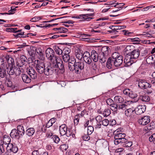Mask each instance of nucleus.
Masks as SVG:
<instances>
[{
    "mask_svg": "<svg viewBox=\"0 0 155 155\" xmlns=\"http://www.w3.org/2000/svg\"><path fill=\"white\" fill-rule=\"evenodd\" d=\"M114 101L111 99H108L106 101V103L107 105L111 106L113 104Z\"/></svg>",
    "mask_w": 155,
    "mask_h": 155,
    "instance_id": "57",
    "label": "nucleus"
},
{
    "mask_svg": "<svg viewBox=\"0 0 155 155\" xmlns=\"http://www.w3.org/2000/svg\"><path fill=\"white\" fill-rule=\"evenodd\" d=\"M147 63L151 64L155 63V54L150 55L147 58L146 60Z\"/></svg>",
    "mask_w": 155,
    "mask_h": 155,
    "instance_id": "19",
    "label": "nucleus"
},
{
    "mask_svg": "<svg viewBox=\"0 0 155 155\" xmlns=\"http://www.w3.org/2000/svg\"><path fill=\"white\" fill-rule=\"evenodd\" d=\"M5 58L7 61L8 64L11 65L12 66L13 64H14V59L8 55L5 56Z\"/></svg>",
    "mask_w": 155,
    "mask_h": 155,
    "instance_id": "22",
    "label": "nucleus"
},
{
    "mask_svg": "<svg viewBox=\"0 0 155 155\" xmlns=\"http://www.w3.org/2000/svg\"><path fill=\"white\" fill-rule=\"evenodd\" d=\"M6 150L9 152H12L14 153H16L18 150L17 147L15 144L11 143L8 144L6 147Z\"/></svg>",
    "mask_w": 155,
    "mask_h": 155,
    "instance_id": "8",
    "label": "nucleus"
},
{
    "mask_svg": "<svg viewBox=\"0 0 155 155\" xmlns=\"http://www.w3.org/2000/svg\"><path fill=\"white\" fill-rule=\"evenodd\" d=\"M91 57V56L90 53L87 51H85L83 54V60L86 63L88 64H91L92 62V60Z\"/></svg>",
    "mask_w": 155,
    "mask_h": 155,
    "instance_id": "11",
    "label": "nucleus"
},
{
    "mask_svg": "<svg viewBox=\"0 0 155 155\" xmlns=\"http://www.w3.org/2000/svg\"><path fill=\"white\" fill-rule=\"evenodd\" d=\"M27 71L31 78L32 79H35L37 78V73L33 68L29 67L28 68Z\"/></svg>",
    "mask_w": 155,
    "mask_h": 155,
    "instance_id": "9",
    "label": "nucleus"
},
{
    "mask_svg": "<svg viewBox=\"0 0 155 155\" xmlns=\"http://www.w3.org/2000/svg\"><path fill=\"white\" fill-rule=\"evenodd\" d=\"M125 114L128 117H132L135 114L134 108L132 107L127 109L125 112Z\"/></svg>",
    "mask_w": 155,
    "mask_h": 155,
    "instance_id": "14",
    "label": "nucleus"
},
{
    "mask_svg": "<svg viewBox=\"0 0 155 155\" xmlns=\"http://www.w3.org/2000/svg\"><path fill=\"white\" fill-rule=\"evenodd\" d=\"M91 60L94 62H97L98 60V55L95 50H93L91 52Z\"/></svg>",
    "mask_w": 155,
    "mask_h": 155,
    "instance_id": "17",
    "label": "nucleus"
},
{
    "mask_svg": "<svg viewBox=\"0 0 155 155\" xmlns=\"http://www.w3.org/2000/svg\"><path fill=\"white\" fill-rule=\"evenodd\" d=\"M21 77L23 81L25 83H29L31 82V79L27 74H22Z\"/></svg>",
    "mask_w": 155,
    "mask_h": 155,
    "instance_id": "21",
    "label": "nucleus"
},
{
    "mask_svg": "<svg viewBox=\"0 0 155 155\" xmlns=\"http://www.w3.org/2000/svg\"><path fill=\"white\" fill-rule=\"evenodd\" d=\"M150 121V117L148 116H146L141 118L138 121L139 124L143 125H146Z\"/></svg>",
    "mask_w": 155,
    "mask_h": 155,
    "instance_id": "10",
    "label": "nucleus"
},
{
    "mask_svg": "<svg viewBox=\"0 0 155 155\" xmlns=\"http://www.w3.org/2000/svg\"><path fill=\"white\" fill-rule=\"evenodd\" d=\"M68 146L66 144H64L60 146V148L61 150L62 151H64L66 150L68 148Z\"/></svg>",
    "mask_w": 155,
    "mask_h": 155,
    "instance_id": "48",
    "label": "nucleus"
},
{
    "mask_svg": "<svg viewBox=\"0 0 155 155\" xmlns=\"http://www.w3.org/2000/svg\"><path fill=\"white\" fill-rule=\"evenodd\" d=\"M15 67L12 66H9L7 67H6V70L7 73L9 75H12L14 74L15 73Z\"/></svg>",
    "mask_w": 155,
    "mask_h": 155,
    "instance_id": "23",
    "label": "nucleus"
},
{
    "mask_svg": "<svg viewBox=\"0 0 155 155\" xmlns=\"http://www.w3.org/2000/svg\"><path fill=\"white\" fill-rule=\"evenodd\" d=\"M70 59V58L69 55H64L63 56V59L65 62H68Z\"/></svg>",
    "mask_w": 155,
    "mask_h": 155,
    "instance_id": "46",
    "label": "nucleus"
},
{
    "mask_svg": "<svg viewBox=\"0 0 155 155\" xmlns=\"http://www.w3.org/2000/svg\"><path fill=\"white\" fill-rule=\"evenodd\" d=\"M140 54V49H136L134 50L131 53V54L126 58L124 59V62L128 63L130 61H133L134 59H137L139 56Z\"/></svg>",
    "mask_w": 155,
    "mask_h": 155,
    "instance_id": "3",
    "label": "nucleus"
},
{
    "mask_svg": "<svg viewBox=\"0 0 155 155\" xmlns=\"http://www.w3.org/2000/svg\"><path fill=\"white\" fill-rule=\"evenodd\" d=\"M75 66V72L78 74L81 72V70L83 69L84 68V64L83 62L78 61L74 63Z\"/></svg>",
    "mask_w": 155,
    "mask_h": 155,
    "instance_id": "7",
    "label": "nucleus"
},
{
    "mask_svg": "<svg viewBox=\"0 0 155 155\" xmlns=\"http://www.w3.org/2000/svg\"><path fill=\"white\" fill-rule=\"evenodd\" d=\"M14 71V74L16 76L19 75L21 73V70L19 68H15Z\"/></svg>",
    "mask_w": 155,
    "mask_h": 155,
    "instance_id": "52",
    "label": "nucleus"
},
{
    "mask_svg": "<svg viewBox=\"0 0 155 155\" xmlns=\"http://www.w3.org/2000/svg\"><path fill=\"white\" fill-rule=\"evenodd\" d=\"M145 110V107L144 106L140 105L134 109L135 113L137 115H140L143 113Z\"/></svg>",
    "mask_w": 155,
    "mask_h": 155,
    "instance_id": "15",
    "label": "nucleus"
},
{
    "mask_svg": "<svg viewBox=\"0 0 155 155\" xmlns=\"http://www.w3.org/2000/svg\"><path fill=\"white\" fill-rule=\"evenodd\" d=\"M110 109L114 111H116L118 110V109L117 108V104L116 105H115V104L112 105L111 106Z\"/></svg>",
    "mask_w": 155,
    "mask_h": 155,
    "instance_id": "60",
    "label": "nucleus"
},
{
    "mask_svg": "<svg viewBox=\"0 0 155 155\" xmlns=\"http://www.w3.org/2000/svg\"><path fill=\"white\" fill-rule=\"evenodd\" d=\"M34 65L36 70L39 73L42 74L44 73L45 66L43 62L38 60H35L34 62Z\"/></svg>",
    "mask_w": 155,
    "mask_h": 155,
    "instance_id": "4",
    "label": "nucleus"
},
{
    "mask_svg": "<svg viewBox=\"0 0 155 155\" xmlns=\"http://www.w3.org/2000/svg\"><path fill=\"white\" fill-rule=\"evenodd\" d=\"M46 57L50 61V62L52 63L54 66V62L60 64V63H63V61L58 57L57 56L54 55V50L51 48H47L45 51Z\"/></svg>",
    "mask_w": 155,
    "mask_h": 155,
    "instance_id": "1",
    "label": "nucleus"
},
{
    "mask_svg": "<svg viewBox=\"0 0 155 155\" xmlns=\"http://www.w3.org/2000/svg\"><path fill=\"white\" fill-rule=\"evenodd\" d=\"M83 140L85 141H88L90 139V137L88 135H84L82 137Z\"/></svg>",
    "mask_w": 155,
    "mask_h": 155,
    "instance_id": "62",
    "label": "nucleus"
},
{
    "mask_svg": "<svg viewBox=\"0 0 155 155\" xmlns=\"http://www.w3.org/2000/svg\"><path fill=\"white\" fill-rule=\"evenodd\" d=\"M119 129H118L114 131V135H115L114 139H121V140H122V139H126L124 138L126 136L125 134L124 133L122 134L121 133H119Z\"/></svg>",
    "mask_w": 155,
    "mask_h": 155,
    "instance_id": "13",
    "label": "nucleus"
},
{
    "mask_svg": "<svg viewBox=\"0 0 155 155\" xmlns=\"http://www.w3.org/2000/svg\"><path fill=\"white\" fill-rule=\"evenodd\" d=\"M126 26L124 25L123 26H115V28H114L115 30H120L121 29L125 28Z\"/></svg>",
    "mask_w": 155,
    "mask_h": 155,
    "instance_id": "58",
    "label": "nucleus"
},
{
    "mask_svg": "<svg viewBox=\"0 0 155 155\" xmlns=\"http://www.w3.org/2000/svg\"><path fill=\"white\" fill-rule=\"evenodd\" d=\"M149 140L150 142H153L155 144V134H153L150 137Z\"/></svg>",
    "mask_w": 155,
    "mask_h": 155,
    "instance_id": "53",
    "label": "nucleus"
},
{
    "mask_svg": "<svg viewBox=\"0 0 155 155\" xmlns=\"http://www.w3.org/2000/svg\"><path fill=\"white\" fill-rule=\"evenodd\" d=\"M138 85L141 89H146L148 87L150 88L151 86V84L143 80L139 81L138 84Z\"/></svg>",
    "mask_w": 155,
    "mask_h": 155,
    "instance_id": "12",
    "label": "nucleus"
},
{
    "mask_svg": "<svg viewBox=\"0 0 155 155\" xmlns=\"http://www.w3.org/2000/svg\"><path fill=\"white\" fill-rule=\"evenodd\" d=\"M10 135L12 138H13L17 137L19 135L18 132H17V130L15 129H14L12 130Z\"/></svg>",
    "mask_w": 155,
    "mask_h": 155,
    "instance_id": "28",
    "label": "nucleus"
},
{
    "mask_svg": "<svg viewBox=\"0 0 155 155\" xmlns=\"http://www.w3.org/2000/svg\"><path fill=\"white\" fill-rule=\"evenodd\" d=\"M75 59L73 58V60H71V61H73V62H69L68 63V68L69 70L71 71H73L74 70L75 71V66L74 63H75Z\"/></svg>",
    "mask_w": 155,
    "mask_h": 155,
    "instance_id": "24",
    "label": "nucleus"
},
{
    "mask_svg": "<svg viewBox=\"0 0 155 155\" xmlns=\"http://www.w3.org/2000/svg\"><path fill=\"white\" fill-rule=\"evenodd\" d=\"M109 48L107 46L103 47L101 49L102 53L104 55H108Z\"/></svg>",
    "mask_w": 155,
    "mask_h": 155,
    "instance_id": "29",
    "label": "nucleus"
},
{
    "mask_svg": "<svg viewBox=\"0 0 155 155\" xmlns=\"http://www.w3.org/2000/svg\"><path fill=\"white\" fill-rule=\"evenodd\" d=\"M41 19V18L40 16H35L31 19L30 21L32 22H35L39 21Z\"/></svg>",
    "mask_w": 155,
    "mask_h": 155,
    "instance_id": "47",
    "label": "nucleus"
},
{
    "mask_svg": "<svg viewBox=\"0 0 155 155\" xmlns=\"http://www.w3.org/2000/svg\"><path fill=\"white\" fill-rule=\"evenodd\" d=\"M66 132L65 135L68 137H72L73 138H74L75 137V134H72L71 130L70 129H68Z\"/></svg>",
    "mask_w": 155,
    "mask_h": 155,
    "instance_id": "37",
    "label": "nucleus"
},
{
    "mask_svg": "<svg viewBox=\"0 0 155 155\" xmlns=\"http://www.w3.org/2000/svg\"><path fill=\"white\" fill-rule=\"evenodd\" d=\"M11 139L8 136L4 135L3 138V141L5 144H8L11 143Z\"/></svg>",
    "mask_w": 155,
    "mask_h": 155,
    "instance_id": "26",
    "label": "nucleus"
},
{
    "mask_svg": "<svg viewBox=\"0 0 155 155\" xmlns=\"http://www.w3.org/2000/svg\"><path fill=\"white\" fill-rule=\"evenodd\" d=\"M70 52V50L68 48H66L64 49V55H69Z\"/></svg>",
    "mask_w": 155,
    "mask_h": 155,
    "instance_id": "63",
    "label": "nucleus"
},
{
    "mask_svg": "<svg viewBox=\"0 0 155 155\" xmlns=\"http://www.w3.org/2000/svg\"><path fill=\"white\" fill-rule=\"evenodd\" d=\"M109 124V121L107 119H105L102 121V124L104 126H107Z\"/></svg>",
    "mask_w": 155,
    "mask_h": 155,
    "instance_id": "54",
    "label": "nucleus"
},
{
    "mask_svg": "<svg viewBox=\"0 0 155 155\" xmlns=\"http://www.w3.org/2000/svg\"><path fill=\"white\" fill-rule=\"evenodd\" d=\"M124 143H125V146L126 147H130L132 146L133 144L132 142L131 141H129L126 139V141Z\"/></svg>",
    "mask_w": 155,
    "mask_h": 155,
    "instance_id": "51",
    "label": "nucleus"
},
{
    "mask_svg": "<svg viewBox=\"0 0 155 155\" xmlns=\"http://www.w3.org/2000/svg\"><path fill=\"white\" fill-rule=\"evenodd\" d=\"M116 4L112 6L115 7L116 8L119 9H121L123 8V6L124 5L123 3H120L118 4V3H116Z\"/></svg>",
    "mask_w": 155,
    "mask_h": 155,
    "instance_id": "50",
    "label": "nucleus"
},
{
    "mask_svg": "<svg viewBox=\"0 0 155 155\" xmlns=\"http://www.w3.org/2000/svg\"><path fill=\"white\" fill-rule=\"evenodd\" d=\"M68 128L67 125L65 124H63L60 126L59 131L61 135L63 136L65 134L66 131H67Z\"/></svg>",
    "mask_w": 155,
    "mask_h": 155,
    "instance_id": "16",
    "label": "nucleus"
},
{
    "mask_svg": "<svg viewBox=\"0 0 155 155\" xmlns=\"http://www.w3.org/2000/svg\"><path fill=\"white\" fill-rule=\"evenodd\" d=\"M110 113V109L108 108L105 109L103 112L104 116L105 117L108 116Z\"/></svg>",
    "mask_w": 155,
    "mask_h": 155,
    "instance_id": "39",
    "label": "nucleus"
},
{
    "mask_svg": "<svg viewBox=\"0 0 155 155\" xmlns=\"http://www.w3.org/2000/svg\"><path fill=\"white\" fill-rule=\"evenodd\" d=\"M108 55H104V54H101L99 58V61L101 63H104L107 58Z\"/></svg>",
    "mask_w": 155,
    "mask_h": 155,
    "instance_id": "33",
    "label": "nucleus"
},
{
    "mask_svg": "<svg viewBox=\"0 0 155 155\" xmlns=\"http://www.w3.org/2000/svg\"><path fill=\"white\" fill-rule=\"evenodd\" d=\"M130 91V90L129 89H125L123 90V92L124 94L129 96Z\"/></svg>",
    "mask_w": 155,
    "mask_h": 155,
    "instance_id": "56",
    "label": "nucleus"
},
{
    "mask_svg": "<svg viewBox=\"0 0 155 155\" xmlns=\"http://www.w3.org/2000/svg\"><path fill=\"white\" fill-rule=\"evenodd\" d=\"M94 130V127L91 126H89L88 127L87 134L88 135L91 134L93 132Z\"/></svg>",
    "mask_w": 155,
    "mask_h": 155,
    "instance_id": "45",
    "label": "nucleus"
},
{
    "mask_svg": "<svg viewBox=\"0 0 155 155\" xmlns=\"http://www.w3.org/2000/svg\"><path fill=\"white\" fill-rule=\"evenodd\" d=\"M75 54L76 58L78 60H81L83 57V54L80 49H78L75 51Z\"/></svg>",
    "mask_w": 155,
    "mask_h": 155,
    "instance_id": "20",
    "label": "nucleus"
},
{
    "mask_svg": "<svg viewBox=\"0 0 155 155\" xmlns=\"http://www.w3.org/2000/svg\"><path fill=\"white\" fill-rule=\"evenodd\" d=\"M51 139L54 142L56 143H58L60 140L59 137L56 135H54L52 137Z\"/></svg>",
    "mask_w": 155,
    "mask_h": 155,
    "instance_id": "43",
    "label": "nucleus"
},
{
    "mask_svg": "<svg viewBox=\"0 0 155 155\" xmlns=\"http://www.w3.org/2000/svg\"><path fill=\"white\" fill-rule=\"evenodd\" d=\"M53 135V133L50 131H48L46 134V137L48 138H51Z\"/></svg>",
    "mask_w": 155,
    "mask_h": 155,
    "instance_id": "59",
    "label": "nucleus"
},
{
    "mask_svg": "<svg viewBox=\"0 0 155 155\" xmlns=\"http://www.w3.org/2000/svg\"><path fill=\"white\" fill-rule=\"evenodd\" d=\"M114 59L112 57H110L108 58L107 61L106 63V66L109 69H111L112 68L113 66H114Z\"/></svg>",
    "mask_w": 155,
    "mask_h": 155,
    "instance_id": "18",
    "label": "nucleus"
},
{
    "mask_svg": "<svg viewBox=\"0 0 155 155\" xmlns=\"http://www.w3.org/2000/svg\"><path fill=\"white\" fill-rule=\"evenodd\" d=\"M129 96L132 98H134L137 97V94L131 91Z\"/></svg>",
    "mask_w": 155,
    "mask_h": 155,
    "instance_id": "49",
    "label": "nucleus"
},
{
    "mask_svg": "<svg viewBox=\"0 0 155 155\" xmlns=\"http://www.w3.org/2000/svg\"><path fill=\"white\" fill-rule=\"evenodd\" d=\"M16 10L15 8L14 7H12L11 8V9L10 10H9L8 11V13H1V14L2 15L4 14H8V15H11Z\"/></svg>",
    "mask_w": 155,
    "mask_h": 155,
    "instance_id": "42",
    "label": "nucleus"
},
{
    "mask_svg": "<svg viewBox=\"0 0 155 155\" xmlns=\"http://www.w3.org/2000/svg\"><path fill=\"white\" fill-rule=\"evenodd\" d=\"M81 117L80 114H77L74 117V123L75 125H77L78 124Z\"/></svg>",
    "mask_w": 155,
    "mask_h": 155,
    "instance_id": "36",
    "label": "nucleus"
},
{
    "mask_svg": "<svg viewBox=\"0 0 155 155\" xmlns=\"http://www.w3.org/2000/svg\"><path fill=\"white\" fill-rule=\"evenodd\" d=\"M96 120L97 122L100 123L102 121V117L101 116H98L96 117Z\"/></svg>",
    "mask_w": 155,
    "mask_h": 155,
    "instance_id": "61",
    "label": "nucleus"
},
{
    "mask_svg": "<svg viewBox=\"0 0 155 155\" xmlns=\"http://www.w3.org/2000/svg\"><path fill=\"white\" fill-rule=\"evenodd\" d=\"M114 101L116 102L122 103L124 101L123 98L120 96H116L114 97Z\"/></svg>",
    "mask_w": 155,
    "mask_h": 155,
    "instance_id": "30",
    "label": "nucleus"
},
{
    "mask_svg": "<svg viewBox=\"0 0 155 155\" xmlns=\"http://www.w3.org/2000/svg\"><path fill=\"white\" fill-rule=\"evenodd\" d=\"M112 58L114 61V65L117 67L120 66L123 61V57L117 52L113 53L112 55Z\"/></svg>",
    "mask_w": 155,
    "mask_h": 155,
    "instance_id": "5",
    "label": "nucleus"
},
{
    "mask_svg": "<svg viewBox=\"0 0 155 155\" xmlns=\"http://www.w3.org/2000/svg\"><path fill=\"white\" fill-rule=\"evenodd\" d=\"M127 105L124 104H117V108L118 110H125L127 109Z\"/></svg>",
    "mask_w": 155,
    "mask_h": 155,
    "instance_id": "38",
    "label": "nucleus"
},
{
    "mask_svg": "<svg viewBox=\"0 0 155 155\" xmlns=\"http://www.w3.org/2000/svg\"><path fill=\"white\" fill-rule=\"evenodd\" d=\"M6 68H0V77L2 78L5 77L6 75Z\"/></svg>",
    "mask_w": 155,
    "mask_h": 155,
    "instance_id": "34",
    "label": "nucleus"
},
{
    "mask_svg": "<svg viewBox=\"0 0 155 155\" xmlns=\"http://www.w3.org/2000/svg\"><path fill=\"white\" fill-rule=\"evenodd\" d=\"M54 64L56 66H54V65H53L52 63L50 62V63L48 65L46 68H45L44 73L45 75L48 76L52 75L58 69L62 70L64 68V66L63 63H60V64L59 65V63L54 62Z\"/></svg>",
    "mask_w": 155,
    "mask_h": 155,
    "instance_id": "2",
    "label": "nucleus"
},
{
    "mask_svg": "<svg viewBox=\"0 0 155 155\" xmlns=\"http://www.w3.org/2000/svg\"><path fill=\"white\" fill-rule=\"evenodd\" d=\"M6 67L4 59L2 58H0V68H6Z\"/></svg>",
    "mask_w": 155,
    "mask_h": 155,
    "instance_id": "44",
    "label": "nucleus"
},
{
    "mask_svg": "<svg viewBox=\"0 0 155 155\" xmlns=\"http://www.w3.org/2000/svg\"><path fill=\"white\" fill-rule=\"evenodd\" d=\"M141 100L143 101L147 102L150 100V98L148 95H145L142 96L140 98Z\"/></svg>",
    "mask_w": 155,
    "mask_h": 155,
    "instance_id": "41",
    "label": "nucleus"
},
{
    "mask_svg": "<svg viewBox=\"0 0 155 155\" xmlns=\"http://www.w3.org/2000/svg\"><path fill=\"white\" fill-rule=\"evenodd\" d=\"M53 48L56 53L59 55L61 54L62 53V51L58 46L55 45L53 47Z\"/></svg>",
    "mask_w": 155,
    "mask_h": 155,
    "instance_id": "35",
    "label": "nucleus"
},
{
    "mask_svg": "<svg viewBox=\"0 0 155 155\" xmlns=\"http://www.w3.org/2000/svg\"><path fill=\"white\" fill-rule=\"evenodd\" d=\"M20 59L21 61L23 64V65L24 64V63L26 61L27 58L24 55H22L20 57Z\"/></svg>",
    "mask_w": 155,
    "mask_h": 155,
    "instance_id": "55",
    "label": "nucleus"
},
{
    "mask_svg": "<svg viewBox=\"0 0 155 155\" xmlns=\"http://www.w3.org/2000/svg\"><path fill=\"white\" fill-rule=\"evenodd\" d=\"M155 128V121H152L147 126V129L151 130Z\"/></svg>",
    "mask_w": 155,
    "mask_h": 155,
    "instance_id": "32",
    "label": "nucleus"
},
{
    "mask_svg": "<svg viewBox=\"0 0 155 155\" xmlns=\"http://www.w3.org/2000/svg\"><path fill=\"white\" fill-rule=\"evenodd\" d=\"M94 15V13L79 15L78 19L82 20L83 21H90L93 19L92 17Z\"/></svg>",
    "mask_w": 155,
    "mask_h": 155,
    "instance_id": "6",
    "label": "nucleus"
},
{
    "mask_svg": "<svg viewBox=\"0 0 155 155\" xmlns=\"http://www.w3.org/2000/svg\"><path fill=\"white\" fill-rule=\"evenodd\" d=\"M152 76L153 78V80L151 81V82L152 84H155V72L152 73Z\"/></svg>",
    "mask_w": 155,
    "mask_h": 155,
    "instance_id": "64",
    "label": "nucleus"
},
{
    "mask_svg": "<svg viewBox=\"0 0 155 155\" xmlns=\"http://www.w3.org/2000/svg\"><path fill=\"white\" fill-rule=\"evenodd\" d=\"M35 132V130L33 128H29L26 131V134L29 136H31L33 135Z\"/></svg>",
    "mask_w": 155,
    "mask_h": 155,
    "instance_id": "31",
    "label": "nucleus"
},
{
    "mask_svg": "<svg viewBox=\"0 0 155 155\" xmlns=\"http://www.w3.org/2000/svg\"><path fill=\"white\" fill-rule=\"evenodd\" d=\"M17 130L19 135L22 136L25 134V130L22 125H19L17 127Z\"/></svg>",
    "mask_w": 155,
    "mask_h": 155,
    "instance_id": "25",
    "label": "nucleus"
},
{
    "mask_svg": "<svg viewBox=\"0 0 155 155\" xmlns=\"http://www.w3.org/2000/svg\"><path fill=\"white\" fill-rule=\"evenodd\" d=\"M53 30L56 31H58V32H59L61 33H65L68 31L67 29L63 27L54 28Z\"/></svg>",
    "mask_w": 155,
    "mask_h": 155,
    "instance_id": "27",
    "label": "nucleus"
},
{
    "mask_svg": "<svg viewBox=\"0 0 155 155\" xmlns=\"http://www.w3.org/2000/svg\"><path fill=\"white\" fill-rule=\"evenodd\" d=\"M115 140L114 141V144L115 145H117L119 143H124L126 141V139H123L122 140H121V139H114Z\"/></svg>",
    "mask_w": 155,
    "mask_h": 155,
    "instance_id": "40",
    "label": "nucleus"
}]
</instances>
